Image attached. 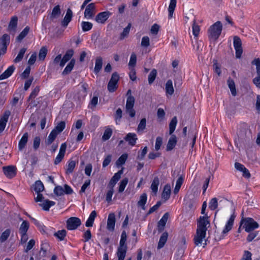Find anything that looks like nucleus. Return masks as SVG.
Here are the masks:
<instances>
[{
  "label": "nucleus",
  "mask_w": 260,
  "mask_h": 260,
  "mask_svg": "<svg viewBox=\"0 0 260 260\" xmlns=\"http://www.w3.org/2000/svg\"><path fill=\"white\" fill-rule=\"evenodd\" d=\"M222 25L220 21H218L211 25L209 30V38L210 40H216L221 33Z\"/></svg>",
  "instance_id": "obj_1"
},
{
  "label": "nucleus",
  "mask_w": 260,
  "mask_h": 260,
  "mask_svg": "<svg viewBox=\"0 0 260 260\" xmlns=\"http://www.w3.org/2000/svg\"><path fill=\"white\" fill-rule=\"evenodd\" d=\"M243 224V228L246 232L250 233L257 229L259 226L258 223L250 217L243 218L241 220V225Z\"/></svg>",
  "instance_id": "obj_2"
},
{
  "label": "nucleus",
  "mask_w": 260,
  "mask_h": 260,
  "mask_svg": "<svg viewBox=\"0 0 260 260\" xmlns=\"http://www.w3.org/2000/svg\"><path fill=\"white\" fill-rule=\"evenodd\" d=\"M208 218L209 217L207 214L203 216H200L197 221V230L206 233L208 229L207 225H210V221Z\"/></svg>",
  "instance_id": "obj_3"
},
{
  "label": "nucleus",
  "mask_w": 260,
  "mask_h": 260,
  "mask_svg": "<svg viewBox=\"0 0 260 260\" xmlns=\"http://www.w3.org/2000/svg\"><path fill=\"white\" fill-rule=\"evenodd\" d=\"M119 76L117 72L112 74L111 78L108 84V89L110 92L115 91L117 88V82Z\"/></svg>",
  "instance_id": "obj_4"
},
{
  "label": "nucleus",
  "mask_w": 260,
  "mask_h": 260,
  "mask_svg": "<svg viewBox=\"0 0 260 260\" xmlns=\"http://www.w3.org/2000/svg\"><path fill=\"white\" fill-rule=\"evenodd\" d=\"M206 233L202 231L196 230V233L194 236L193 241L194 243L196 246H199L203 243V241H205L203 247H204L207 245V240L205 239Z\"/></svg>",
  "instance_id": "obj_5"
},
{
  "label": "nucleus",
  "mask_w": 260,
  "mask_h": 260,
  "mask_svg": "<svg viewBox=\"0 0 260 260\" xmlns=\"http://www.w3.org/2000/svg\"><path fill=\"white\" fill-rule=\"evenodd\" d=\"M81 224V220L76 217H71L67 221V228L69 230H74Z\"/></svg>",
  "instance_id": "obj_6"
},
{
  "label": "nucleus",
  "mask_w": 260,
  "mask_h": 260,
  "mask_svg": "<svg viewBox=\"0 0 260 260\" xmlns=\"http://www.w3.org/2000/svg\"><path fill=\"white\" fill-rule=\"evenodd\" d=\"M234 47L236 50V57L240 58L243 53V49L241 40L238 36L234 37Z\"/></svg>",
  "instance_id": "obj_7"
},
{
  "label": "nucleus",
  "mask_w": 260,
  "mask_h": 260,
  "mask_svg": "<svg viewBox=\"0 0 260 260\" xmlns=\"http://www.w3.org/2000/svg\"><path fill=\"white\" fill-rule=\"evenodd\" d=\"M95 13V6L94 3L88 5L84 11V17L87 19L92 18Z\"/></svg>",
  "instance_id": "obj_8"
},
{
  "label": "nucleus",
  "mask_w": 260,
  "mask_h": 260,
  "mask_svg": "<svg viewBox=\"0 0 260 260\" xmlns=\"http://www.w3.org/2000/svg\"><path fill=\"white\" fill-rule=\"evenodd\" d=\"M111 14V13L108 11L99 13L95 16V20L98 23L104 24Z\"/></svg>",
  "instance_id": "obj_9"
},
{
  "label": "nucleus",
  "mask_w": 260,
  "mask_h": 260,
  "mask_svg": "<svg viewBox=\"0 0 260 260\" xmlns=\"http://www.w3.org/2000/svg\"><path fill=\"white\" fill-rule=\"evenodd\" d=\"M3 169L4 173L8 178H12L16 175L17 169L15 166L4 167Z\"/></svg>",
  "instance_id": "obj_10"
},
{
  "label": "nucleus",
  "mask_w": 260,
  "mask_h": 260,
  "mask_svg": "<svg viewBox=\"0 0 260 260\" xmlns=\"http://www.w3.org/2000/svg\"><path fill=\"white\" fill-rule=\"evenodd\" d=\"M67 144L66 143H62L60 147L59 153L56 157L54 160V164L57 165L61 161L64 157V154L66 151Z\"/></svg>",
  "instance_id": "obj_11"
},
{
  "label": "nucleus",
  "mask_w": 260,
  "mask_h": 260,
  "mask_svg": "<svg viewBox=\"0 0 260 260\" xmlns=\"http://www.w3.org/2000/svg\"><path fill=\"white\" fill-rule=\"evenodd\" d=\"M11 112L9 110H7L1 117L0 119V134L2 133L5 129L6 123L8 122V118Z\"/></svg>",
  "instance_id": "obj_12"
},
{
  "label": "nucleus",
  "mask_w": 260,
  "mask_h": 260,
  "mask_svg": "<svg viewBox=\"0 0 260 260\" xmlns=\"http://www.w3.org/2000/svg\"><path fill=\"white\" fill-rule=\"evenodd\" d=\"M236 217L234 213L231 216L230 219L228 220L222 232V236L227 234L233 228L234 222Z\"/></svg>",
  "instance_id": "obj_13"
},
{
  "label": "nucleus",
  "mask_w": 260,
  "mask_h": 260,
  "mask_svg": "<svg viewBox=\"0 0 260 260\" xmlns=\"http://www.w3.org/2000/svg\"><path fill=\"white\" fill-rule=\"evenodd\" d=\"M169 217V214L168 212H166L163 216L161 217L160 220L158 221V224H157V229L159 233L162 232L164 229L165 226L166 225V224L168 221V219Z\"/></svg>",
  "instance_id": "obj_14"
},
{
  "label": "nucleus",
  "mask_w": 260,
  "mask_h": 260,
  "mask_svg": "<svg viewBox=\"0 0 260 260\" xmlns=\"http://www.w3.org/2000/svg\"><path fill=\"white\" fill-rule=\"evenodd\" d=\"M115 224V215L114 213H111L109 214L107 220V229L110 231H113Z\"/></svg>",
  "instance_id": "obj_15"
},
{
  "label": "nucleus",
  "mask_w": 260,
  "mask_h": 260,
  "mask_svg": "<svg viewBox=\"0 0 260 260\" xmlns=\"http://www.w3.org/2000/svg\"><path fill=\"white\" fill-rule=\"evenodd\" d=\"M124 139L128 143L129 145L133 146L135 145L138 138L136 134L129 133L125 136Z\"/></svg>",
  "instance_id": "obj_16"
},
{
  "label": "nucleus",
  "mask_w": 260,
  "mask_h": 260,
  "mask_svg": "<svg viewBox=\"0 0 260 260\" xmlns=\"http://www.w3.org/2000/svg\"><path fill=\"white\" fill-rule=\"evenodd\" d=\"M74 50L73 49H69L63 55L62 58L61 62L60 63V66L63 67L65 64L74 55Z\"/></svg>",
  "instance_id": "obj_17"
},
{
  "label": "nucleus",
  "mask_w": 260,
  "mask_h": 260,
  "mask_svg": "<svg viewBox=\"0 0 260 260\" xmlns=\"http://www.w3.org/2000/svg\"><path fill=\"white\" fill-rule=\"evenodd\" d=\"M73 17V12L70 9H68L67 11L66 14L61 21V25L63 27H67L69 23V22L71 21L72 18Z\"/></svg>",
  "instance_id": "obj_18"
},
{
  "label": "nucleus",
  "mask_w": 260,
  "mask_h": 260,
  "mask_svg": "<svg viewBox=\"0 0 260 260\" xmlns=\"http://www.w3.org/2000/svg\"><path fill=\"white\" fill-rule=\"evenodd\" d=\"M171 135V136L169 140L166 147V150L168 151L172 150L175 147L177 143L176 136L174 135Z\"/></svg>",
  "instance_id": "obj_19"
},
{
  "label": "nucleus",
  "mask_w": 260,
  "mask_h": 260,
  "mask_svg": "<svg viewBox=\"0 0 260 260\" xmlns=\"http://www.w3.org/2000/svg\"><path fill=\"white\" fill-rule=\"evenodd\" d=\"M171 191L170 185L169 184L165 185L161 194L162 199H164L165 201H167L170 197Z\"/></svg>",
  "instance_id": "obj_20"
},
{
  "label": "nucleus",
  "mask_w": 260,
  "mask_h": 260,
  "mask_svg": "<svg viewBox=\"0 0 260 260\" xmlns=\"http://www.w3.org/2000/svg\"><path fill=\"white\" fill-rule=\"evenodd\" d=\"M15 67L12 65L10 66L2 75H0V80L9 78L14 72Z\"/></svg>",
  "instance_id": "obj_21"
},
{
  "label": "nucleus",
  "mask_w": 260,
  "mask_h": 260,
  "mask_svg": "<svg viewBox=\"0 0 260 260\" xmlns=\"http://www.w3.org/2000/svg\"><path fill=\"white\" fill-rule=\"evenodd\" d=\"M28 135L27 133H25L18 143V149L20 151H22L25 147L26 144L28 141Z\"/></svg>",
  "instance_id": "obj_22"
},
{
  "label": "nucleus",
  "mask_w": 260,
  "mask_h": 260,
  "mask_svg": "<svg viewBox=\"0 0 260 260\" xmlns=\"http://www.w3.org/2000/svg\"><path fill=\"white\" fill-rule=\"evenodd\" d=\"M127 248L118 247L116 252L118 260H124L126 255Z\"/></svg>",
  "instance_id": "obj_23"
},
{
  "label": "nucleus",
  "mask_w": 260,
  "mask_h": 260,
  "mask_svg": "<svg viewBox=\"0 0 260 260\" xmlns=\"http://www.w3.org/2000/svg\"><path fill=\"white\" fill-rule=\"evenodd\" d=\"M168 237V233L167 232H164L160 237L158 243L157 248L160 249L162 248L166 243Z\"/></svg>",
  "instance_id": "obj_24"
},
{
  "label": "nucleus",
  "mask_w": 260,
  "mask_h": 260,
  "mask_svg": "<svg viewBox=\"0 0 260 260\" xmlns=\"http://www.w3.org/2000/svg\"><path fill=\"white\" fill-rule=\"evenodd\" d=\"M61 14L60 6L57 5L54 7L52 10V13L50 15V19L53 20L54 19L58 18Z\"/></svg>",
  "instance_id": "obj_25"
},
{
  "label": "nucleus",
  "mask_w": 260,
  "mask_h": 260,
  "mask_svg": "<svg viewBox=\"0 0 260 260\" xmlns=\"http://www.w3.org/2000/svg\"><path fill=\"white\" fill-rule=\"evenodd\" d=\"M18 18L16 16L12 17L8 25V29L10 31H15L17 26Z\"/></svg>",
  "instance_id": "obj_26"
},
{
  "label": "nucleus",
  "mask_w": 260,
  "mask_h": 260,
  "mask_svg": "<svg viewBox=\"0 0 260 260\" xmlns=\"http://www.w3.org/2000/svg\"><path fill=\"white\" fill-rule=\"evenodd\" d=\"M165 90L167 94L172 95L174 92V89L173 86V82L171 80H168L165 85Z\"/></svg>",
  "instance_id": "obj_27"
},
{
  "label": "nucleus",
  "mask_w": 260,
  "mask_h": 260,
  "mask_svg": "<svg viewBox=\"0 0 260 260\" xmlns=\"http://www.w3.org/2000/svg\"><path fill=\"white\" fill-rule=\"evenodd\" d=\"M96 216L95 211H92L90 213L87 220L86 222L85 225L87 227H91L93 225L95 218Z\"/></svg>",
  "instance_id": "obj_28"
},
{
  "label": "nucleus",
  "mask_w": 260,
  "mask_h": 260,
  "mask_svg": "<svg viewBox=\"0 0 260 260\" xmlns=\"http://www.w3.org/2000/svg\"><path fill=\"white\" fill-rule=\"evenodd\" d=\"M75 63V60L74 59H71L70 62L68 64L65 69L62 72L63 75H66L69 74L73 70Z\"/></svg>",
  "instance_id": "obj_29"
},
{
  "label": "nucleus",
  "mask_w": 260,
  "mask_h": 260,
  "mask_svg": "<svg viewBox=\"0 0 260 260\" xmlns=\"http://www.w3.org/2000/svg\"><path fill=\"white\" fill-rule=\"evenodd\" d=\"M147 199V194L146 193H143L141 195L140 200L138 202V206L141 207L143 210L146 209L145 205L146 203Z\"/></svg>",
  "instance_id": "obj_30"
},
{
  "label": "nucleus",
  "mask_w": 260,
  "mask_h": 260,
  "mask_svg": "<svg viewBox=\"0 0 260 260\" xmlns=\"http://www.w3.org/2000/svg\"><path fill=\"white\" fill-rule=\"evenodd\" d=\"M227 83L232 95L234 96H236L237 95V91L234 80L231 78H229L227 81Z\"/></svg>",
  "instance_id": "obj_31"
},
{
  "label": "nucleus",
  "mask_w": 260,
  "mask_h": 260,
  "mask_svg": "<svg viewBox=\"0 0 260 260\" xmlns=\"http://www.w3.org/2000/svg\"><path fill=\"white\" fill-rule=\"evenodd\" d=\"M55 202L49 201L48 200H45L43 203L40 204L39 205L42 207L45 211H49L50 208L55 205Z\"/></svg>",
  "instance_id": "obj_32"
},
{
  "label": "nucleus",
  "mask_w": 260,
  "mask_h": 260,
  "mask_svg": "<svg viewBox=\"0 0 260 260\" xmlns=\"http://www.w3.org/2000/svg\"><path fill=\"white\" fill-rule=\"evenodd\" d=\"M103 59L100 56L98 57L95 60V64L94 69V72L95 74H98L102 68Z\"/></svg>",
  "instance_id": "obj_33"
},
{
  "label": "nucleus",
  "mask_w": 260,
  "mask_h": 260,
  "mask_svg": "<svg viewBox=\"0 0 260 260\" xmlns=\"http://www.w3.org/2000/svg\"><path fill=\"white\" fill-rule=\"evenodd\" d=\"M57 135L58 134L55 131H52L45 141V144L47 145H51L55 140Z\"/></svg>",
  "instance_id": "obj_34"
},
{
  "label": "nucleus",
  "mask_w": 260,
  "mask_h": 260,
  "mask_svg": "<svg viewBox=\"0 0 260 260\" xmlns=\"http://www.w3.org/2000/svg\"><path fill=\"white\" fill-rule=\"evenodd\" d=\"M33 187L36 193H40L44 189V185L40 180L36 181Z\"/></svg>",
  "instance_id": "obj_35"
},
{
  "label": "nucleus",
  "mask_w": 260,
  "mask_h": 260,
  "mask_svg": "<svg viewBox=\"0 0 260 260\" xmlns=\"http://www.w3.org/2000/svg\"><path fill=\"white\" fill-rule=\"evenodd\" d=\"M177 0H171L168 8L169 18L173 17V13L176 6Z\"/></svg>",
  "instance_id": "obj_36"
},
{
  "label": "nucleus",
  "mask_w": 260,
  "mask_h": 260,
  "mask_svg": "<svg viewBox=\"0 0 260 260\" xmlns=\"http://www.w3.org/2000/svg\"><path fill=\"white\" fill-rule=\"evenodd\" d=\"M159 184V180L158 177H155L154 178L152 182L151 185V189L152 191L156 194L158 190V186Z\"/></svg>",
  "instance_id": "obj_37"
},
{
  "label": "nucleus",
  "mask_w": 260,
  "mask_h": 260,
  "mask_svg": "<svg viewBox=\"0 0 260 260\" xmlns=\"http://www.w3.org/2000/svg\"><path fill=\"white\" fill-rule=\"evenodd\" d=\"M177 123V119L176 116H174L171 120L169 123V134L172 135L174 132Z\"/></svg>",
  "instance_id": "obj_38"
},
{
  "label": "nucleus",
  "mask_w": 260,
  "mask_h": 260,
  "mask_svg": "<svg viewBox=\"0 0 260 260\" xmlns=\"http://www.w3.org/2000/svg\"><path fill=\"white\" fill-rule=\"evenodd\" d=\"M29 27L26 26L24 29L20 32V34L17 36L16 40L18 42L21 41L28 34L29 31Z\"/></svg>",
  "instance_id": "obj_39"
},
{
  "label": "nucleus",
  "mask_w": 260,
  "mask_h": 260,
  "mask_svg": "<svg viewBox=\"0 0 260 260\" xmlns=\"http://www.w3.org/2000/svg\"><path fill=\"white\" fill-rule=\"evenodd\" d=\"M127 239V235L125 231H123L121 235V239L119 242V247H126L127 248V245L126 244V241Z\"/></svg>",
  "instance_id": "obj_40"
},
{
  "label": "nucleus",
  "mask_w": 260,
  "mask_h": 260,
  "mask_svg": "<svg viewBox=\"0 0 260 260\" xmlns=\"http://www.w3.org/2000/svg\"><path fill=\"white\" fill-rule=\"evenodd\" d=\"M29 227V222L26 220H23L19 228L20 233H26Z\"/></svg>",
  "instance_id": "obj_41"
},
{
  "label": "nucleus",
  "mask_w": 260,
  "mask_h": 260,
  "mask_svg": "<svg viewBox=\"0 0 260 260\" xmlns=\"http://www.w3.org/2000/svg\"><path fill=\"white\" fill-rule=\"evenodd\" d=\"M66 127V123L64 121H61L55 127V128L52 130L55 131L58 135L60 134L63 130Z\"/></svg>",
  "instance_id": "obj_42"
},
{
  "label": "nucleus",
  "mask_w": 260,
  "mask_h": 260,
  "mask_svg": "<svg viewBox=\"0 0 260 260\" xmlns=\"http://www.w3.org/2000/svg\"><path fill=\"white\" fill-rule=\"evenodd\" d=\"M128 157L127 153L122 154L116 161V165L117 167L121 166L125 164Z\"/></svg>",
  "instance_id": "obj_43"
},
{
  "label": "nucleus",
  "mask_w": 260,
  "mask_h": 260,
  "mask_svg": "<svg viewBox=\"0 0 260 260\" xmlns=\"http://www.w3.org/2000/svg\"><path fill=\"white\" fill-rule=\"evenodd\" d=\"M135 104V98L132 95H129L127 98L125 108H127L128 109H131V108H134Z\"/></svg>",
  "instance_id": "obj_44"
},
{
  "label": "nucleus",
  "mask_w": 260,
  "mask_h": 260,
  "mask_svg": "<svg viewBox=\"0 0 260 260\" xmlns=\"http://www.w3.org/2000/svg\"><path fill=\"white\" fill-rule=\"evenodd\" d=\"M131 27V24L128 23L127 26L125 28H124V29L123 30V31L121 33L120 37H119V39L120 40H123L125 38V37H126L128 36V35L129 34V32Z\"/></svg>",
  "instance_id": "obj_45"
},
{
  "label": "nucleus",
  "mask_w": 260,
  "mask_h": 260,
  "mask_svg": "<svg viewBox=\"0 0 260 260\" xmlns=\"http://www.w3.org/2000/svg\"><path fill=\"white\" fill-rule=\"evenodd\" d=\"M67 234V232L65 230H62L57 231L54 234V236L57 238L60 241L64 239Z\"/></svg>",
  "instance_id": "obj_46"
},
{
  "label": "nucleus",
  "mask_w": 260,
  "mask_h": 260,
  "mask_svg": "<svg viewBox=\"0 0 260 260\" xmlns=\"http://www.w3.org/2000/svg\"><path fill=\"white\" fill-rule=\"evenodd\" d=\"M92 24L89 22L82 21L81 23V27L83 31L90 30L92 28Z\"/></svg>",
  "instance_id": "obj_47"
},
{
  "label": "nucleus",
  "mask_w": 260,
  "mask_h": 260,
  "mask_svg": "<svg viewBox=\"0 0 260 260\" xmlns=\"http://www.w3.org/2000/svg\"><path fill=\"white\" fill-rule=\"evenodd\" d=\"M157 75V71L155 69H153L148 75V79L149 84H151L155 80Z\"/></svg>",
  "instance_id": "obj_48"
},
{
  "label": "nucleus",
  "mask_w": 260,
  "mask_h": 260,
  "mask_svg": "<svg viewBox=\"0 0 260 260\" xmlns=\"http://www.w3.org/2000/svg\"><path fill=\"white\" fill-rule=\"evenodd\" d=\"M47 53V49L45 47H42L39 53V59L40 60H44Z\"/></svg>",
  "instance_id": "obj_49"
},
{
  "label": "nucleus",
  "mask_w": 260,
  "mask_h": 260,
  "mask_svg": "<svg viewBox=\"0 0 260 260\" xmlns=\"http://www.w3.org/2000/svg\"><path fill=\"white\" fill-rule=\"evenodd\" d=\"M76 166V162L74 160H70L69 161V164L68 165V168L66 170V173L67 174H71L72 173Z\"/></svg>",
  "instance_id": "obj_50"
},
{
  "label": "nucleus",
  "mask_w": 260,
  "mask_h": 260,
  "mask_svg": "<svg viewBox=\"0 0 260 260\" xmlns=\"http://www.w3.org/2000/svg\"><path fill=\"white\" fill-rule=\"evenodd\" d=\"M218 206V201L216 198H212L209 204V208L211 210H215Z\"/></svg>",
  "instance_id": "obj_51"
},
{
  "label": "nucleus",
  "mask_w": 260,
  "mask_h": 260,
  "mask_svg": "<svg viewBox=\"0 0 260 260\" xmlns=\"http://www.w3.org/2000/svg\"><path fill=\"white\" fill-rule=\"evenodd\" d=\"M10 37L8 34H4L3 35L1 39V43L2 46H7L10 43Z\"/></svg>",
  "instance_id": "obj_52"
},
{
  "label": "nucleus",
  "mask_w": 260,
  "mask_h": 260,
  "mask_svg": "<svg viewBox=\"0 0 260 260\" xmlns=\"http://www.w3.org/2000/svg\"><path fill=\"white\" fill-rule=\"evenodd\" d=\"M112 134V130L110 128L105 129L104 135L102 136V140L104 141H107L110 139Z\"/></svg>",
  "instance_id": "obj_53"
},
{
  "label": "nucleus",
  "mask_w": 260,
  "mask_h": 260,
  "mask_svg": "<svg viewBox=\"0 0 260 260\" xmlns=\"http://www.w3.org/2000/svg\"><path fill=\"white\" fill-rule=\"evenodd\" d=\"M10 233L11 231L10 229H7L3 232L0 237L1 242H4L9 237Z\"/></svg>",
  "instance_id": "obj_54"
},
{
  "label": "nucleus",
  "mask_w": 260,
  "mask_h": 260,
  "mask_svg": "<svg viewBox=\"0 0 260 260\" xmlns=\"http://www.w3.org/2000/svg\"><path fill=\"white\" fill-rule=\"evenodd\" d=\"M25 51H26V49L25 48H23L21 49V50H20V51H19L18 54L17 55V57L14 59V61L15 63H17V62H20L22 60V59L23 58L24 54Z\"/></svg>",
  "instance_id": "obj_55"
},
{
  "label": "nucleus",
  "mask_w": 260,
  "mask_h": 260,
  "mask_svg": "<svg viewBox=\"0 0 260 260\" xmlns=\"http://www.w3.org/2000/svg\"><path fill=\"white\" fill-rule=\"evenodd\" d=\"M128 178H123L120 181L119 186V189H118V191L119 192H122V191H123L126 185H127V184L128 183Z\"/></svg>",
  "instance_id": "obj_56"
},
{
  "label": "nucleus",
  "mask_w": 260,
  "mask_h": 260,
  "mask_svg": "<svg viewBox=\"0 0 260 260\" xmlns=\"http://www.w3.org/2000/svg\"><path fill=\"white\" fill-rule=\"evenodd\" d=\"M54 193L57 196H61L64 194V189L61 186L57 185L54 189Z\"/></svg>",
  "instance_id": "obj_57"
},
{
  "label": "nucleus",
  "mask_w": 260,
  "mask_h": 260,
  "mask_svg": "<svg viewBox=\"0 0 260 260\" xmlns=\"http://www.w3.org/2000/svg\"><path fill=\"white\" fill-rule=\"evenodd\" d=\"M251 64L256 66V73L260 75V58H255L252 61Z\"/></svg>",
  "instance_id": "obj_58"
},
{
  "label": "nucleus",
  "mask_w": 260,
  "mask_h": 260,
  "mask_svg": "<svg viewBox=\"0 0 260 260\" xmlns=\"http://www.w3.org/2000/svg\"><path fill=\"white\" fill-rule=\"evenodd\" d=\"M146 118H142L140 122L139 123L138 126L137 127V131L140 132L143 131L146 127Z\"/></svg>",
  "instance_id": "obj_59"
},
{
  "label": "nucleus",
  "mask_w": 260,
  "mask_h": 260,
  "mask_svg": "<svg viewBox=\"0 0 260 260\" xmlns=\"http://www.w3.org/2000/svg\"><path fill=\"white\" fill-rule=\"evenodd\" d=\"M136 62H137V56H136V55L133 53L132 54V55L131 56L130 60H129V61L128 63V66L129 67H132V68H134L136 66Z\"/></svg>",
  "instance_id": "obj_60"
},
{
  "label": "nucleus",
  "mask_w": 260,
  "mask_h": 260,
  "mask_svg": "<svg viewBox=\"0 0 260 260\" xmlns=\"http://www.w3.org/2000/svg\"><path fill=\"white\" fill-rule=\"evenodd\" d=\"M141 46L144 47H147L150 45V40L148 36H144L142 39Z\"/></svg>",
  "instance_id": "obj_61"
},
{
  "label": "nucleus",
  "mask_w": 260,
  "mask_h": 260,
  "mask_svg": "<svg viewBox=\"0 0 260 260\" xmlns=\"http://www.w3.org/2000/svg\"><path fill=\"white\" fill-rule=\"evenodd\" d=\"M122 117V111L121 108H119L117 109L116 113L115 114V119L116 120V123H117V121H120L121 118Z\"/></svg>",
  "instance_id": "obj_62"
},
{
  "label": "nucleus",
  "mask_w": 260,
  "mask_h": 260,
  "mask_svg": "<svg viewBox=\"0 0 260 260\" xmlns=\"http://www.w3.org/2000/svg\"><path fill=\"white\" fill-rule=\"evenodd\" d=\"M40 91V88L39 86L36 87L34 89L31 91L28 100L35 99L36 96L38 95L39 92Z\"/></svg>",
  "instance_id": "obj_63"
},
{
  "label": "nucleus",
  "mask_w": 260,
  "mask_h": 260,
  "mask_svg": "<svg viewBox=\"0 0 260 260\" xmlns=\"http://www.w3.org/2000/svg\"><path fill=\"white\" fill-rule=\"evenodd\" d=\"M162 143V139L160 137H158L156 138V142L155 145V149L156 151H158L160 149V147Z\"/></svg>",
  "instance_id": "obj_64"
}]
</instances>
